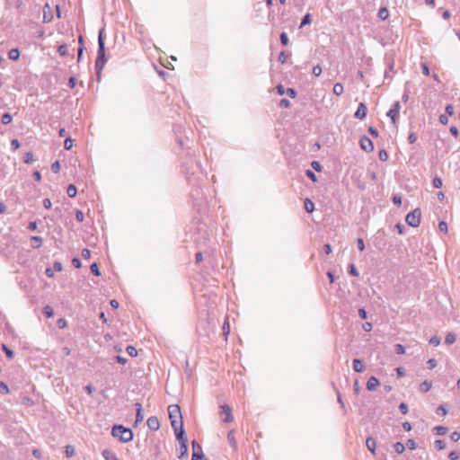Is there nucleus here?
<instances>
[{"label": "nucleus", "instance_id": "obj_62", "mask_svg": "<svg viewBox=\"0 0 460 460\" xmlns=\"http://www.w3.org/2000/svg\"><path fill=\"white\" fill-rule=\"evenodd\" d=\"M286 93L290 97V98H295L296 96V92L294 88H288L286 90Z\"/></svg>", "mask_w": 460, "mask_h": 460}, {"label": "nucleus", "instance_id": "obj_17", "mask_svg": "<svg viewBox=\"0 0 460 460\" xmlns=\"http://www.w3.org/2000/svg\"><path fill=\"white\" fill-rule=\"evenodd\" d=\"M386 115L391 119V120H392L393 124H394V125H395V124H396V122H397L398 117H399V113H398V112H396V111H395V110H392V109H390V110L387 111Z\"/></svg>", "mask_w": 460, "mask_h": 460}, {"label": "nucleus", "instance_id": "obj_29", "mask_svg": "<svg viewBox=\"0 0 460 460\" xmlns=\"http://www.w3.org/2000/svg\"><path fill=\"white\" fill-rule=\"evenodd\" d=\"M431 388V383L425 380L424 382H422L420 385V391L424 392V393H427L429 389Z\"/></svg>", "mask_w": 460, "mask_h": 460}, {"label": "nucleus", "instance_id": "obj_3", "mask_svg": "<svg viewBox=\"0 0 460 460\" xmlns=\"http://www.w3.org/2000/svg\"><path fill=\"white\" fill-rule=\"evenodd\" d=\"M421 212L420 208H415L407 214L405 221L412 227H417L420 224Z\"/></svg>", "mask_w": 460, "mask_h": 460}, {"label": "nucleus", "instance_id": "obj_64", "mask_svg": "<svg viewBox=\"0 0 460 460\" xmlns=\"http://www.w3.org/2000/svg\"><path fill=\"white\" fill-rule=\"evenodd\" d=\"M439 122L443 125H447L448 123V116L446 114H441L439 116Z\"/></svg>", "mask_w": 460, "mask_h": 460}, {"label": "nucleus", "instance_id": "obj_60", "mask_svg": "<svg viewBox=\"0 0 460 460\" xmlns=\"http://www.w3.org/2000/svg\"><path fill=\"white\" fill-rule=\"evenodd\" d=\"M279 106L282 108H289L290 102L288 99H281L279 102Z\"/></svg>", "mask_w": 460, "mask_h": 460}, {"label": "nucleus", "instance_id": "obj_19", "mask_svg": "<svg viewBox=\"0 0 460 460\" xmlns=\"http://www.w3.org/2000/svg\"><path fill=\"white\" fill-rule=\"evenodd\" d=\"M19 57H20V51L18 49H12L9 50L8 58L11 60H17V59H19Z\"/></svg>", "mask_w": 460, "mask_h": 460}, {"label": "nucleus", "instance_id": "obj_24", "mask_svg": "<svg viewBox=\"0 0 460 460\" xmlns=\"http://www.w3.org/2000/svg\"><path fill=\"white\" fill-rule=\"evenodd\" d=\"M456 335L453 332H448L446 335L445 343L451 345L456 341Z\"/></svg>", "mask_w": 460, "mask_h": 460}, {"label": "nucleus", "instance_id": "obj_52", "mask_svg": "<svg viewBox=\"0 0 460 460\" xmlns=\"http://www.w3.org/2000/svg\"><path fill=\"white\" fill-rule=\"evenodd\" d=\"M455 112L454 106L452 104H447L446 106V115L452 116Z\"/></svg>", "mask_w": 460, "mask_h": 460}, {"label": "nucleus", "instance_id": "obj_39", "mask_svg": "<svg viewBox=\"0 0 460 460\" xmlns=\"http://www.w3.org/2000/svg\"><path fill=\"white\" fill-rule=\"evenodd\" d=\"M180 444H181V447H180V451H181L180 457H182L188 452V446H187V442H182V443H180Z\"/></svg>", "mask_w": 460, "mask_h": 460}, {"label": "nucleus", "instance_id": "obj_6", "mask_svg": "<svg viewBox=\"0 0 460 460\" xmlns=\"http://www.w3.org/2000/svg\"><path fill=\"white\" fill-rule=\"evenodd\" d=\"M168 413L171 422L174 420H182L181 410L178 405H170L168 407Z\"/></svg>", "mask_w": 460, "mask_h": 460}, {"label": "nucleus", "instance_id": "obj_12", "mask_svg": "<svg viewBox=\"0 0 460 460\" xmlns=\"http://www.w3.org/2000/svg\"><path fill=\"white\" fill-rule=\"evenodd\" d=\"M134 406H135L136 411H137L136 423L142 422L143 420H144V415L142 413V405L139 402H136L134 404Z\"/></svg>", "mask_w": 460, "mask_h": 460}, {"label": "nucleus", "instance_id": "obj_56", "mask_svg": "<svg viewBox=\"0 0 460 460\" xmlns=\"http://www.w3.org/2000/svg\"><path fill=\"white\" fill-rule=\"evenodd\" d=\"M438 229L441 232L447 233V224L445 221H440L438 223Z\"/></svg>", "mask_w": 460, "mask_h": 460}, {"label": "nucleus", "instance_id": "obj_21", "mask_svg": "<svg viewBox=\"0 0 460 460\" xmlns=\"http://www.w3.org/2000/svg\"><path fill=\"white\" fill-rule=\"evenodd\" d=\"M47 9L50 11V6L49 4H46L43 7V21L44 22H49L52 20V15L47 14Z\"/></svg>", "mask_w": 460, "mask_h": 460}, {"label": "nucleus", "instance_id": "obj_63", "mask_svg": "<svg viewBox=\"0 0 460 460\" xmlns=\"http://www.w3.org/2000/svg\"><path fill=\"white\" fill-rule=\"evenodd\" d=\"M84 213L81 210L77 209L75 211V218H76V220L79 221V222H83L84 221Z\"/></svg>", "mask_w": 460, "mask_h": 460}, {"label": "nucleus", "instance_id": "obj_32", "mask_svg": "<svg viewBox=\"0 0 460 460\" xmlns=\"http://www.w3.org/2000/svg\"><path fill=\"white\" fill-rule=\"evenodd\" d=\"M394 62L389 63V65L387 66V69L385 72V78H392V75H390V73H394Z\"/></svg>", "mask_w": 460, "mask_h": 460}, {"label": "nucleus", "instance_id": "obj_9", "mask_svg": "<svg viewBox=\"0 0 460 460\" xmlns=\"http://www.w3.org/2000/svg\"><path fill=\"white\" fill-rule=\"evenodd\" d=\"M367 112V108L365 103L360 102L358 107L354 114L355 118L363 119L366 118Z\"/></svg>", "mask_w": 460, "mask_h": 460}, {"label": "nucleus", "instance_id": "obj_44", "mask_svg": "<svg viewBox=\"0 0 460 460\" xmlns=\"http://www.w3.org/2000/svg\"><path fill=\"white\" fill-rule=\"evenodd\" d=\"M73 146V139L71 137H66L64 141V147L66 150H70Z\"/></svg>", "mask_w": 460, "mask_h": 460}, {"label": "nucleus", "instance_id": "obj_46", "mask_svg": "<svg viewBox=\"0 0 460 460\" xmlns=\"http://www.w3.org/2000/svg\"><path fill=\"white\" fill-rule=\"evenodd\" d=\"M434 188L439 189L442 187V180L439 177H435L432 181Z\"/></svg>", "mask_w": 460, "mask_h": 460}, {"label": "nucleus", "instance_id": "obj_11", "mask_svg": "<svg viewBox=\"0 0 460 460\" xmlns=\"http://www.w3.org/2000/svg\"><path fill=\"white\" fill-rule=\"evenodd\" d=\"M380 382L376 376H371L367 382V389L368 391H374L379 386Z\"/></svg>", "mask_w": 460, "mask_h": 460}, {"label": "nucleus", "instance_id": "obj_1", "mask_svg": "<svg viewBox=\"0 0 460 460\" xmlns=\"http://www.w3.org/2000/svg\"><path fill=\"white\" fill-rule=\"evenodd\" d=\"M103 31L104 29H101L99 32L97 58L95 60V70L98 79L100 78L101 72L107 62V58L105 56V44L102 37Z\"/></svg>", "mask_w": 460, "mask_h": 460}, {"label": "nucleus", "instance_id": "obj_22", "mask_svg": "<svg viewBox=\"0 0 460 460\" xmlns=\"http://www.w3.org/2000/svg\"><path fill=\"white\" fill-rule=\"evenodd\" d=\"M433 430L438 436L446 435L447 432V428L445 426H436Z\"/></svg>", "mask_w": 460, "mask_h": 460}, {"label": "nucleus", "instance_id": "obj_26", "mask_svg": "<svg viewBox=\"0 0 460 460\" xmlns=\"http://www.w3.org/2000/svg\"><path fill=\"white\" fill-rule=\"evenodd\" d=\"M344 91V87H343V84H341V83H337L334 84L333 86V93L336 94V95H341Z\"/></svg>", "mask_w": 460, "mask_h": 460}, {"label": "nucleus", "instance_id": "obj_54", "mask_svg": "<svg viewBox=\"0 0 460 460\" xmlns=\"http://www.w3.org/2000/svg\"><path fill=\"white\" fill-rule=\"evenodd\" d=\"M437 414L445 416L447 413V409L443 405H439L436 410Z\"/></svg>", "mask_w": 460, "mask_h": 460}, {"label": "nucleus", "instance_id": "obj_7", "mask_svg": "<svg viewBox=\"0 0 460 460\" xmlns=\"http://www.w3.org/2000/svg\"><path fill=\"white\" fill-rule=\"evenodd\" d=\"M220 409H221V416H222V420L224 422H232L233 421V415H232V410L231 408L226 405V404H224L222 406H220Z\"/></svg>", "mask_w": 460, "mask_h": 460}, {"label": "nucleus", "instance_id": "obj_59", "mask_svg": "<svg viewBox=\"0 0 460 460\" xmlns=\"http://www.w3.org/2000/svg\"><path fill=\"white\" fill-rule=\"evenodd\" d=\"M311 166L317 172H321L322 171V165L320 164L319 162L317 161H313L311 163Z\"/></svg>", "mask_w": 460, "mask_h": 460}, {"label": "nucleus", "instance_id": "obj_50", "mask_svg": "<svg viewBox=\"0 0 460 460\" xmlns=\"http://www.w3.org/2000/svg\"><path fill=\"white\" fill-rule=\"evenodd\" d=\"M280 41H281V44L286 46L288 44V34L286 32H282L280 34Z\"/></svg>", "mask_w": 460, "mask_h": 460}, {"label": "nucleus", "instance_id": "obj_47", "mask_svg": "<svg viewBox=\"0 0 460 460\" xmlns=\"http://www.w3.org/2000/svg\"><path fill=\"white\" fill-rule=\"evenodd\" d=\"M349 273L354 277H358V270L356 269L355 265L354 264H350L349 266Z\"/></svg>", "mask_w": 460, "mask_h": 460}, {"label": "nucleus", "instance_id": "obj_53", "mask_svg": "<svg viewBox=\"0 0 460 460\" xmlns=\"http://www.w3.org/2000/svg\"><path fill=\"white\" fill-rule=\"evenodd\" d=\"M460 457V454L457 451H451L448 455L450 460H457Z\"/></svg>", "mask_w": 460, "mask_h": 460}, {"label": "nucleus", "instance_id": "obj_30", "mask_svg": "<svg viewBox=\"0 0 460 460\" xmlns=\"http://www.w3.org/2000/svg\"><path fill=\"white\" fill-rule=\"evenodd\" d=\"M13 117L10 113L6 112L3 114L1 121L3 124L7 125L12 122Z\"/></svg>", "mask_w": 460, "mask_h": 460}, {"label": "nucleus", "instance_id": "obj_43", "mask_svg": "<svg viewBox=\"0 0 460 460\" xmlns=\"http://www.w3.org/2000/svg\"><path fill=\"white\" fill-rule=\"evenodd\" d=\"M58 52L60 56H66L67 54V46L66 44H62L58 48Z\"/></svg>", "mask_w": 460, "mask_h": 460}, {"label": "nucleus", "instance_id": "obj_35", "mask_svg": "<svg viewBox=\"0 0 460 460\" xmlns=\"http://www.w3.org/2000/svg\"><path fill=\"white\" fill-rule=\"evenodd\" d=\"M31 241L34 243L32 245L34 248H39L42 244V238L40 236H32Z\"/></svg>", "mask_w": 460, "mask_h": 460}, {"label": "nucleus", "instance_id": "obj_45", "mask_svg": "<svg viewBox=\"0 0 460 460\" xmlns=\"http://www.w3.org/2000/svg\"><path fill=\"white\" fill-rule=\"evenodd\" d=\"M406 447L410 449V450H414L416 449L417 447V444L415 442L414 439L411 438V439H408L407 442H406Z\"/></svg>", "mask_w": 460, "mask_h": 460}, {"label": "nucleus", "instance_id": "obj_8", "mask_svg": "<svg viewBox=\"0 0 460 460\" xmlns=\"http://www.w3.org/2000/svg\"><path fill=\"white\" fill-rule=\"evenodd\" d=\"M359 145L362 150L365 152H372L374 149V145L371 139L366 136H363L359 140Z\"/></svg>", "mask_w": 460, "mask_h": 460}, {"label": "nucleus", "instance_id": "obj_37", "mask_svg": "<svg viewBox=\"0 0 460 460\" xmlns=\"http://www.w3.org/2000/svg\"><path fill=\"white\" fill-rule=\"evenodd\" d=\"M65 454L66 457H71L75 455V448L74 447L68 445L65 447Z\"/></svg>", "mask_w": 460, "mask_h": 460}, {"label": "nucleus", "instance_id": "obj_41", "mask_svg": "<svg viewBox=\"0 0 460 460\" xmlns=\"http://www.w3.org/2000/svg\"><path fill=\"white\" fill-rule=\"evenodd\" d=\"M128 354L131 357H136L137 355V350L135 347L129 345L126 349Z\"/></svg>", "mask_w": 460, "mask_h": 460}, {"label": "nucleus", "instance_id": "obj_25", "mask_svg": "<svg viewBox=\"0 0 460 460\" xmlns=\"http://www.w3.org/2000/svg\"><path fill=\"white\" fill-rule=\"evenodd\" d=\"M311 22H312V16H311V14H310V13H306V14L303 17V19H302V21H301V23H300V26H299V27H300V28H303L304 26L310 24V23H311Z\"/></svg>", "mask_w": 460, "mask_h": 460}, {"label": "nucleus", "instance_id": "obj_38", "mask_svg": "<svg viewBox=\"0 0 460 460\" xmlns=\"http://www.w3.org/2000/svg\"><path fill=\"white\" fill-rule=\"evenodd\" d=\"M429 342L430 345L437 347L440 344V338L437 335H434L429 339Z\"/></svg>", "mask_w": 460, "mask_h": 460}, {"label": "nucleus", "instance_id": "obj_13", "mask_svg": "<svg viewBox=\"0 0 460 460\" xmlns=\"http://www.w3.org/2000/svg\"><path fill=\"white\" fill-rule=\"evenodd\" d=\"M353 369L355 372L361 373L365 369V365L360 359H354L353 360Z\"/></svg>", "mask_w": 460, "mask_h": 460}, {"label": "nucleus", "instance_id": "obj_27", "mask_svg": "<svg viewBox=\"0 0 460 460\" xmlns=\"http://www.w3.org/2000/svg\"><path fill=\"white\" fill-rule=\"evenodd\" d=\"M394 451L398 454H402L405 450V446L401 442H396L394 445Z\"/></svg>", "mask_w": 460, "mask_h": 460}, {"label": "nucleus", "instance_id": "obj_55", "mask_svg": "<svg viewBox=\"0 0 460 460\" xmlns=\"http://www.w3.org/2000/svg\"><path fill=\"white\" fill-rule=\"evenodd\" d=\"M51 170L53 172L58 173L60 170V164L58 161H56L51 165Z\"/></svg>", "mask_w": 460, "mask_h": 460}, {"label": "nucleus", "instance_id": "obj_5", "mask_svg": "<svg viewBox=\"0 0 460 460\" xmlns=\"http://www.w3.org/2000/svg\"><path fill=\"white\" fill-rule=\"evenodd\" d=\"M192 460H207L201 446L196 441H192Z\"/></svg>", "mask_w": 460, "mask_h": 460}, {"label": "nucleus", "instance_id": "obj_33", "mask_svg": "<svg viewBox=\"0 0 460 460\" xmlns=\"http://www.w3.org/2000/svg\"><path fill=\"white\" fill-rule=\"evenodd\" d=\"M79 48H78V54H77V61L79 62L82 58L83 52H84V46H83V38L82 36L79 37Z\"/></svg>", "mask_w": 460, "mask_h": 460}, {"label": "nucleus", "instance_id": "obj_10", "mask_svg": "<svg viewBox=\"0 0 460 460\" xmlns=\"http://www.w3.org/2000/svg\"><path fill=\"white\" fill-rule=\"evenodd\" d=\"M146 424L147 427L154 431L157 430L160 428L159 420L155 416L149 417L146 420Z\"/></svg>", "mask_w": 460, "mask_h": 460}, {"label": "nucleus", "instance_id": "obj_40", "mask_svg": "<svg viewBox=\"0 0 460 460\" xmlns=\"http://www.w3.org/2000/svg\"><path fill=\"white\" fill-rule=\"evenodd\" d=\"M90 270L92 271V273L95 276H100L101 275V271L99 270V267L97 265V263H93L91 266H90Z\"/></svg>", "mask_w": 460, "mask_h": 460}, {"label": "nucleus", "instance_id": "obj_14", "mask_svg": "<svg viewBox=\"0 0 460 460\" xmlns=\"http://www.w3.org/2000/svg\"><path fill=\"white\" fill-rule=\"evenodd\" d=\"M102 456L105 458V460H119L116 454L109 449L102 451Z\"/></svg>", "mask_w": 460, "mask_h": 460}, {"label": "nucleus", "instance_id": "obj_18", "mask_svg": "<svg viewBox=\"0 0 460 460\" xmlns=\"http://www.w3.org/2000/svg\"><path fill=\"white\" fill-rule=\"evenodd\" d=\"M227 439L231 445V447L235 449L236 448V440H235V438H234V430H230L227 434Z\"/></svg>", "mask_w": 460, "mask_h": 460}, {"label": "nucleus", "instance_id": "obj_4", "mask_svg": "<svg viewBox=\"0 0 460 460\" xmlns=\"http://www.w3.org/2000/svg\"><path fill=\"white\" fill-rule=\"evenodd\" d=\"M172 428L173 429L175 437L179 440L180 443L188 442V440L185 437V431L183 429L182 420L172 421Z\"/></svg>", "mask_w": 460, "mask_h": 460}, {"label": "nucleus", "instance_id": "obj_34", "mask_svg": "<svg viewBox=\"0 0 460 460\" xmlns=\"http://www.w3.org/2000/svg\"><path fill=\"white\" fill-rule=\"evenodd\" d=\"M388 157H389L388 153L385 149H381L378 152V158L380 161L385 162V161H387Z\"/></svg>", "mask_w": 460, "mask_h": 460}, {"label": "nucleus", "instance_id": "obj_15", "mask_svg": "<svg viewBox=\"0 0 460 460\" xmlns=\"http://www.w3.org/2000/svg\"><path fill=\"white\" fill-rule=\"evenodd\" d=\"M367 447L369 451H371L373 454H375L376 451V440L373 438H367L366 440Z\"/></svg>", "mask_w": 460, "mask_h": 460}, {"label": "nucleus", "instance_id": "obj_57", "mask_svg": "<svg viewBox=\"0 0 460 460\" xmlns=\"http://www.w3.org/2000/svg\"><path fill=\"white\" fill-rule=\"evenodd\" d=\"M0 392L2 394H8L9 393V387L8 385L4 383V382H0Z\"/></svg>", "mask_w": 460, "mask_h": 460}, {"label": "nucleus", "instance_id": "obj_20", "mask_svg": "<svg viewBox=\"0 0 460 460\" xmlns=\"http://www.w3.org/2000/svg\"><path fill=\"white\" fill-rule=\"evenodd\" d=\"M304 206H305V211L308 212V213H312L314 211V204L309 199H305Z\"/></svg>", "mask_w": 460, "mask_h": 460}, {"label": "nucleus", "instance_id": "obj_48", "mask_svg": "<svg viewBox=\"0 0 460 460\" xmlns=\"http://www.w3.org/2000/svg\"><path fill=\"white\" fill-rule=\"evenodd\" d=\"M399 410L402 414H407L409 411V407L405 402H401L399 405Z\"/></svg>", "mask_w": 460, "mask_h": 460}, {"label": "nucleus", "instance_id": "obj_42", "mask_svg": "<svg viewBox=\"0 0 460 460\" xmlns=\"http://www.w3.org/2000/svg\"><path fill=\"white\" fill-rule=\"evenodd\" d=\"M394 351L396 352V354L398 355H402L405 353V348L403 345L402 344H396L394 346Z\"/></svg>", "mask_w": 460, "mask_h": 460}, {"label": "nucleus", "instance_id": "obj_31", "mask_svg": "<svg viewBox=\"0 0 460 460\" xmlns=\"http://www.w3.org/2000/svg\"><path fill=\"white\" fill-rule=\"evenodd\" d=\"M434 446L437 450H443L446 447V442L442 439H437L434 442Z\"/></svg>", "mask_w": 460, "mask_h": 460}, {"label": "nucleus", "instance_id": "obj_49", "mask_svg": "<svg viewBox=\"0 0 460 460\" xmlns=\"http://www.w3.org/2000/svg\"><path fill=\"white\" fill-rule=\"evenodd\" d=\"M305 174L312 181L315 182L317 181L315 173L311 170H306Z\"/></svg>", "mask_w": 460, "mask_h": 460}, {"label": "nucleus", "instance_id": "obj_23", "mask_svg": "<svg viewBox=\"0 0 460 460\" xmlns=\"http://www.w3.org/2000/svg\"><path fill=\"white\" fill-rule=\"evenodd\" d=\"M66 193H67L68 197H70V198L75 197V195L77 193L76 187L74 184L68 185V187L66 189Z\"/></svg>", "mask_w": 460, "mask_h": 460}, {"label": "nucleus", "instance_id": "obj_16", "mask_svg": "<svg viewBox=\"0 0 460 460\" xmlns=\"http://www.w3.org/2000/svg\"><path fill=\"white\" fill-rule=\"evenodd\" d=\"M378 18L382 21H385L389 16V11L386 7H381L378 11Z\"/></svg>", "mask_w": 460, "mask_h": 460}, {"label": "nucleus", "instance_id": "obj_36", "mask_svg": "<svg viewBox=\"0 0 460 460\" xmlns=\"http://www.w3.org/2000/svg\"><path fill=\"white\" fill-rule=\"evenodd\" d=\"M2 348L8 358H13L14 357V352L6 345L3 344Z\"/></svg>", "mask_w": 460, "mask_h": 460}, {"label": "nucleus", "instance_id": "obj_58", "mask_svg": "<svg viewBox=\"0 0 460 460\" xmlns=\"http://www.w3.org/2000/svg\"><path fill=\"white\" fill-rule=\"evenodd\" d=\"M450 438L454 442H457L460 439V433L457 431H454L450 435Z\"/></svg>", "mask_w": 460, "mask_h": 460}, {"label": "nucleus", "instance_id": "obj_2", "mask_svg": "<svg viewBox=\"0 0 460 460\" xmlns=\"http://www.w3.org/2000/svg\"><path fill=\"white\" fill-rule=\"evenodd\" d=\"M111 435L124 443L129 442L133 439L132 430L122 425H114L111 429Z\"/></svg>", "mask_w": 460, "mask_h": 460}, {"label": "nucleus", "instance_id": "obj_61", "mask_svg": "<svg viewBox=\"0 0 460 460\" xmlns=\"http://www.w3.org/2000/svg\"><path fill=\"white\" fill-rule=\"evenodd\" d=\"M427 364L429 369H433L437 366V360L435 358H430L428 360Z\"/></svg>", "mask_w": 460, "mask_h": 460}, {"label": "nucleus", "instance_id": "obj_51", "mask_svg": "<svg viewBox=\"0 0 460 460\" xmlns=\"http://www.w3.org/2000/svg\"><path fill=\"white\" fill-rule=\"evenodd\" d=\"M417 138H418V137H417V134H416V133H414V132H411V133L409 134V136H408V142H409L410 144H413V143H415V142L417 141Z\"/></svg>", "mask_w": 460, "mask_h": 460}, {"label": "nucleus", "instance_id": "obj_28", "mask_svg": "<svg viewBox=\"0 0 460 460\" xmlns=\"http://www.w3.org/2000/svg\"><path fill=\"white\" fill-rule=\"evenodd\" d=\"M43 314L48 317L50 318L54 315V310L50 305H46L43 308Z\"/></svg>", "mask_w": 460, "mask_h": 460}]
</instances>
